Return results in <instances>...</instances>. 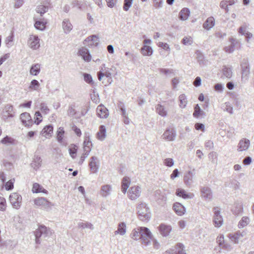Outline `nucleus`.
Returning <instances> with one entry per match:
<instances>
[{
  "mask_svg": "<svg viewBox=\"0 0 254 254\" xmlns=\"http://www.w3.org/2000/svg\"><path fill=\"white\" fill-rule=\"evenodd\" d=\"M152 234L149 229L145 227L134 228L130 234L131 238L136 241L139 240L141 244L147 246L151 244Z\"/></svg>",
  "mask_w": 254,
  "mask_h": 254,
  "instance_id": "1",
  "label": "nucleus"
},
{
  "mask_svg": "<svg viewBox=\"0 0 254 254\" xmlns=\"http://www.w3.org/2000/svg\"><path fill=\"white\" fill-rule=\"evenodd\" d=\"M35 236V242L37 244L41 243L43 240H46L52 234V232L49 228L44 225H41L34 232Z\"/></svg>",
  "mask_w": 254,
  "mask_h": 254,
  "instance_id": "2",
  "label": "nucleus"
},
{
  "mask_svg": "<svg viewBox=\"0 0 254 254\" xmlns=\"http://www.w3.org/2000/svg\"><path fill=\"white\" fill-rule=\"evenodd\" d=\"M138 217L141 221H146L150 217L149 209L145 203H140L137 207Z\"/></svg>",
  "mask_w": 254,
  "mask_h": 254,
  "instance_id": "3",
  "label": "nucleus"
},
{
  "mask_svg": "<svg viewBox=\"0 0 254 254\" xmlns=\"http://www.w3.org/2000/svg\"><path fill=\"white\" fill-rule=\"evenodd\" d=\"M9 200L12 207L17 209L21 206L22 196L18 193L13 192L9 195Z\"/></svg>",
  "mask_w": 254,
  "mask_h": 254,
  "instance_id": "4",
  "label": "nucleus"
},
{
  "mask_svg": "<svg viewBox=\"0 0 254 254\" xmlns=\"http://www.w3.org/2000/svg\"><path fill=\"white\" fill-rule=\"evenodd\" d=\"M162 138L168 141H174L176 137V131L172 127L166 128L162 135Z\"/></svg>",
  "mask_w": 254,
  "mask_h": 254,
  "instance_id": "5",
  "label": "nucleus"
},
{
  "mask_svg": "<svg viewBox=\"0 0 254 254\" xmlns=\"http://www.w3.org/2000/svg\"><path fill=\"white\" fill-rule=\"evenodd\" d=\"M141 192L140 187L138 186H132L128 190V197L132 200H135L140 196Z\"/></svg>",
  "mask_w": 254,
  "mask_h": 254,
  "instance_id": "6",
  "label": "nucleus"
},
{
  "mask_svg": "<svg viewBox=\"0 0 254 254\" xmlns=\"http://www.w3.org/2000/svg\"><path fill=\"white\" fill-rule=\"evenodd\" d=\"M214 216L213 223L216 227H220L223 224V218L220 214V209L218 207H214L213 208Z\"/></svg>",
  "mask_w": 254,
  "mask_h": 254,
  "instance_id": "7",
  "label": "nucleus"
},
{
  "mask_svg": "<svg viewBox=\"0 0 254 254\" xmlns=\"http://www.w3.org/2000/svg\"><path fill=\"white\" fill-rule=\"evenodd\" d=\"M27 44L31 49L36 50L40 46V39L37 35H31L28 38Z\"/></svg>",
  "mask_w": 254,
  "mask_h": 254,
  "instance_id": "8",
  "label": "nucleus"
},
{
  "mask_svg": "<svg viewBox=\"0 0 254 254\" xmlns=\"http://www.w3.org/2000/svg\"><path fill=\"white\" fill-rule=\"evenodd\" d=\"M99 166L100 162L98 158L96 156L91 157L90 159L89 166L92 173H97L99 168Z\"/></svg>",
  "mask_w": 254,
  "mask_h": 254,
  "instance_id": "9",
  "label": "nucleus"
},
{
  "mask_svg": "<svg viewBox=\"0 0 254 254\" xmlns=\"http://www.w3.org/2000/svg\"><path fill=\"white\" fill-rule=\"evenodd\" d=\"M118 107L121 112L123 117V121L126 125H128L130 123V119L128 118V114L127 113L124 104L120 102L118 105Z\"/></svg>",
  "mask_w": 254,
  "mask_h": 254,
  "instance_id": "10",
  "label": "nucleus"
},
{
  "mask_svg": "<svg viewBox=\"0 0 254 254\" xmlns=\"http://www.w3.org/2000/svg\"><path fill=\"white\" fill-rule=\"evenodd\" d=\"M20 120L23 125L25 127H30L33 124V121L30 114L27 112L22 113L20 115Z\"/></svg>",
  "mask_w": 254,
  "mask_h": 254,
  "instance_id": "11",
  "label": "nucleus"
},
{
  "mask_svg": "<svg viewBox=\"0 0 254 254\" xmlns=\"http://www.w3.org/2000/svg\"><path fill=\"white\" fill-rule=\"evenodd\" d=\"M250 145V141L246 138L241 139L237 145V151L241 152L248 149Z\"/></svg>",
  "mask_w": 254,
  "mask_h": 254,
  "instance_id": "12",
  "label": "nucleus"
},
{
  "mask_svg": "<svg viewBox=\"0 0 254 254\" xmlns=\"http://www.w3.org/2000/svg\"><path fill=\"white\" fill-rule=\"evenodd\" d=\"M229 41L231 43L230 45L224 48V51L229 53H232L235 49V47L239 46L240 43L236 39L231 37L229 38Z\"/></svg>",
  "mask_w": 254,
  "mask_h": 254,
  "instance_id": "13",
  "label": "nucleus"
},
{
  "mask_svg": "<svg viewBox=\"0 0 254 254\" xmlns=\"http://www.w3.org/2000/svg\"><path fill=\"white\" fill-rule=\"evenodd\" d=\"M78 54L84 61L89 62L91 61V56L88 49L86 48L83 47L80 48L78 50Z\"/></svg>",
  "mask_w": 254,
  "mask_h": 254,
  "instance_id": "14",
  "label": "nucleus"
},
{
  "mask_svg": "<svg viewBox=\"0 0 254 254\" xmlns=\"http://www.w3.org/2000/svg\"><path fill=\"white\" fill-rule=\"evenodd\" d=\"M201 196L206 200H211L212 198V193L211 189L207 187H202L201 189Z\"/></svg>",
  "mask_w": 254,
  "mask_h": 254,
  "instance_id": "15",
  "label": "nucleus"
},
{
  "mask_svg": "<svg viewBox=\"0 0 254 254\" xmlns=\"http://www.w3.org/2000/svg\"><path fill=\"white\" fill-rule=\"evenodd\" d=\"M158 229L160 234L163 237L169 236L172 231L171 226L165 224H160L158 227Z\"/></svg>",
  "mask_w": 254,
  "mask_h": 254,
  "instance_id": "16",
  "label": "nucleus"
},
{
  "mask_svg": "<svg viewBox=\"0 0 254 254\" xmlns=\"http://www.w3.org/2000/svg\"><path fill=\"white\" fill-rule=\"evenodd\" d=\"M34 203L36 205L47 208L50 206L51 203L44 197H38L34 200Z\"/></svg>",
  "mask_w": 254,
  "mask_h": 254,
  "instance_id": "17",
  "label": "nucleus"
},
{
  "mask_svg": "<svg viewBox=\"0 0 254 254\" xmlns=\"http://www.w3.org/2000/svg\"><path fill=\"white\" fill-rule=\"evenodd\" d=\"M96 112L97 116L100 118H107L109 116L108 109L102 105H100L97 107Z\"/></svg>",
  "mask_w": 254,
  "mask_h": 254,
  "instance_id": "18",
  "label": "nucleus"
},
{
  "mask_svg": "<svg viewBox=\"0 0 254 254\" xmlns=\"http://www.w3.org/2000/svg\"><path fill=\"white\" fill-rule=\"evenodd\" d=\"M92 144L89 136H86L83 142V152L85 155H89L91 150Z\"/></svg>",
  "mask_w": 254,
  "mask_h": 254,
  "instance_id": "19",
  "label": "nucleus"
},
{
  "mask_svg": "<svg viewBox=\"0 0 254 254\" xmlns=\"http://www.w3.org/2000/svg\"><path fill=\"white\" fill-rule=\"evenodd\" d=\"M173 208L176 213L180 216H182L184 214L186 211L184 206L179 202H175L173 204Z\"/></svg>",
  "mask_w": 254,
  "mask_h": 254,
  "instance_id": "20",
  "label": "nucleus"
},
{
  "mask_svg": "<svg viewBox=\"0 0 254 254\" xmlns=\"http://www.w3.org/2000/svg\"><path fill=\"white\" fill-rule=\"evenodd\" d=\"M193 116L194 118L197 119H202L204 118L205 116V113L200 109L199 105L196 104L194 107Z\"/></svg>",
  "mask_w": 254,
  "mask_h": 254,
  "instance_id": "21",
  "label": "nucleus"
},
{
  "mask_svg": "<svg viewBox=\"0 0 254 254\" xmlns=\"http://www.w3.org/2000/svg\"><path fill=\"white\" fill-rule=\"evenodd\" d=\"M112 190V186L110 185H105L101 187L100 194L102 196L106 197L110 195Z\"/></svg>",
  "mask_w": 254,
  "mask_h": 254,
  "instance_id": "22",
  "label": "nucleus"
},
{
  "mask_svg": "<svg viewBox=\"0 0 254 254\" xmlns=\"http://www.w3.org/2000/svg\"><path fill=\"white\" fill-rule=\"evenodd\" d=\"M97 76L98 78L100 81H101L104 77H106L108 78V82L110 83H111L112 81L111 72L106 70L99 71L97 73Z\"/></svg>",
  "mask_w": 254,
  "mask_h": 254,
  "instance_id": "23",
  "label": "nucleus"
},
{
  "mask_svg": "<svg viewBox=\"0 0 254 254\" xmlns=\"http://www.w3.org/2000/svg\"><path fill=\"white\" fill-rule=\"evenodd\" d=\"M62 27L65 34L69 33L72 29V25L68 19H65L62 22Z\"/></svg>",
  "mask_w": 254,
  "mask_h": 254,
  "instance_id": "24",
  "label": "nucleus"
},
{
  "mask_svg": "<svg viewBox=\"0 0 254 254\" xmlns=\"http://www.w3.org/2000/svg\"><path fill=\"white\" fill-rule=\"evenodd\" d=\"M232 211L235 215H239L243 211V207L242 202H236L234 203V207L232 209Z\"/></svg>",
  "mask_w": 254,
  "mask_h": 254,
  "instance_id": "25",
  "label": "nucleus"
},
{
  "mask_svg": "<svg viewBox=\"0 0 254 254\" xmlns=\"http://www.w3.org/2000/svg\"><path fill=\"white\" fill-rule=\"evenodd\" d=\"M98 38L95 35L87 37L84 42V44H86V42H89V45L97 46L99 43Z\"/></svg>",
  "mask_w": 254,
  "mask_h": 254,
  "instance_id": "26",
  "label": "nucleus"
},
{
  "mask_svg": "<svg viewBox=\"0 0 254 254\" xmlns=\"http://www.w3.org/2000/svg\"><path fill=\"white\" fill-rule=\"evenodd\" d=\"M241 66L242 68V78L247 77L250 74V68L248 62L247 61L243 62Z\"/></svg>",
  "mask_w": 254,
  "mask_h": 254,
  "instance_id": "27",
  "label": "nucleus"
},
{
  "mask_svg": "<svg viewBox=\"0 0 254 254\" xmlns=\"http://www.w3.org/2000/svg\"><path fill=\"white\" fill-rule=\"evenodd\" d=\"M32 190L34 193L43 192L46 194L48 193V191L46 190L40 184L36 183L33 184Z\"/></svg>",
  "mask_w": 254,
  "mask_h": 254,
  "instance_id": "28",
  "label": "nucleus"
},
{
  "mask_svg": "<svg viewBox=\"0 0 254 254\" xmlns=\"http://www.w3.org/2000/svg\"><path fill=\"white\" fill-rule=\"evenodd\" d=\"M214 18L213 17H209L204 22L203 27L205 29L209 30L214 25Z\"/></svg>",
  "mask_w": 254,
  "mask_h": 254,
  "instance_id": "29",
  "label": "nucleus"
},
{
  "mask_svg": "<svg viewBox=\"0 0 254 254\" xmlns=\"http://www.w3.org/2000/svg\"><path fill=\"white\" fill-rule=\"evenodd\" d=\"M184 246L181 243L178 244L174 249L172 250L170 254H186L184 250Z\"/></svg>",
  "mask_w": 254,
  "mask_h": 254,
  "instance_id": "30",
  "label": "nucleus"
},
{
  "mask_svg": "<svg viewBox=\"0 0 254 254\" xmlns=\"http://www.w3.org/2000/svg\"><path fill=\"white\" fill-rule=\"evenodd\" d=\"M1 143L5 145H14L16 143V140L13 138L6 135L3 138L1 141Z\"/></svg>",
  "mask_w": 254,
  "mask_h": 254,
  "instance_id": "31",
  "label": "nucleus"
},
{
  "mask_svg": "<svg viewBox=\"0 0 254 254\" xmlns=\"http://www.w3.org/2000/svg\"><path fill=\"white\" fill-rule=\"evenodd\" d=\"M190 13L189 8H184L179 13V17L182 20H186L188 19Z\"/></svg>",
  "mask_w": 254,
  "mask_h": 254,
  "instance_id": "32",
  "label": "nucleus"
},
{
  "mask_svg": "<svg viewBox=\"0 0 254 254\" xmlns=\"http://www.w3.org/2000/svg\"><path fill=\"white\" fill-rule=\"evenodd\" d=\"M29 72L31 75L34 76L37 75L40 72V64H32L30 67Z\"/></svg>",
  "mask_w": 254,
  "mask_h": 254,
  "instance_id": "33",
  "label": "nucleus"
},
{
  "mask_svg": "<svg viewBox=\"0 0 254 254\" xmlns=\"http://www.w3.org/2000/svg\"><path fill=\"white\" fill-rule=\"evenodd\" d=\"M130 184V179L129 178L125 177L122 182V190L124 193L127 192Z\"/></svg>",
  "mask_w": 254,
  "mask_h": 254,
  "instance_id": "34",
  "label": "nucleus"
},
{
  "mask_svg": "<svg viewBox=\"0 0 254 254\" xmlns=\"http://www.w3.org/2000/svg\"><path fill=\"white\" fill-rule=\"evenodd\" d=\"M141 53L143 56H150L153 53V50L150 46L144 45L141 49Z\"/></svg>",
  "mask_w": 254,
  "mask_h": 254,
  "instance_id": "35",
  "label": "nucleus"
},
{
  "mask_svg": "<svg viewBox=\"0 0 254 254\" xmlns=\"http://www.w3.org/2000/svg\"><path fill=\"white\" fill-rule=\"evenodd\" d=\"M42 163V159L39 156H35L33 162L31 163V166L34 169L37 170L41 166Z\"/></svg>",
  "mask_w": 254,
  "mask_h": 254,
  "instance_id": "36",
  "label": "nucleus"
},
{
  "mask_svg": "<svg viewBox=\"0 0 254 254\" xmlns=\"http://www.w3.org/2000/svg\"><path fill=\"white\" fill-rule=\"evenodd\" d=\"M106 128L104 126L100 127L99 131L97 133V137L99 140H103L106 137Z\"/></svg>",
  "mask_w": 254,
  "mask_h": 254,
  "instance_id": "37",
  "label": "nucleus"
},
{
  "mask_svg": "<svg viewBox=\"0 0 254 254\" xmlns=\"http://www.w3.org/2000/svg\"><path fill=\"white\" fill-rule=\"evenodd\" d=\"M156 110L157 113L162 117H165L167 115V111L166 109L163 106L160 104H158L156 106Z\"/></svg>",
  "mask_w": 254,
  "mask_h": 254,
  "instance_id": "38",
  "label": "nucleus"
},
{
  "mask_svg": "<svg viewBox=\"0 0 254 254\" xmlns=\"http://www.w3.org/2000/svg\"><path fill=\"white\" fill-rule=\"evenodd\" d=\"M223 75L228 78H230L232 75V69L231 67L223 66L222 68Z\"/></svg>",
  "mask_w": 254,
  "mask_h": 254,
  "instance_id": "39",
  "label": "nucleus"
},
{
  "mask_svg": "<svg viewBox=\"0 0 254 254\" xmlns=\"http://www.w3.org/2000/svg\"><path fill=\"white\" fill-rule=\"evenodd\" d=\"M40 85V84L38 80L33 79L31 81L28 88L30 91H37L39 90Z\"/></svg>",
  "mask_w": 254,
  "mask_h": 254,
  "instance_id": "40",
  "label": "nucleus"
},
{
  "mask_svg": "<svg viewBox=\"0 0 254 254\" xmlns=\"http://www.w3.org/2000/svg\"><path fill=\"white\" fill-rule=\"evenodd\" d=\"M53 127L52 125H48L46 126L42 131V134L44 135L45 136L47 135L51 136V134L53 133Z\"/></svg>",
  "mask_w": 254,
  "mask_h": 254,
  "instance_id": "41",
  "label": "nucleus"
},
{
  "mask_svg": "<svg viewBox=\"0 0 254 254\" xmlns=\"http://www.w3.org/2000/svg\"><path fill=\"white\" fill-rule=\"evenodd\" d=\"M126 232V224L124 223H120L119 224L117 230L115 232V234H120L121 235H124Z\"/></svg>",
  "mask_w": 254,
  "mask_h": 254,
  "instance_id": "42",
  "label": "nucleus"
},
{
  "mask_svg": "<svg viewBox=\"0 0 254 254\" xmlns=\"http://www.w3.org/2000/svg\"><path fill=\"white\" fill-rule=\"evenodd\" d=\"M57 139L59 142L62 143L64 136V128L60 127L57 131Z\"/></svg>",
  "mask_w": 254,
  "mask_h": 254,
  "instance_id": "43",
  "label": "nucleus"
},
{
  "mask_svg": "<svg viewBox=\"0 0 254 254\" xmlns=\"http://www.w3.org/2000/svg\"><path fill=\"white\" fill-rule=\"evenodd\" d=\"M250 222V219L248 217H243L241 220L239 221L238 226L239 228H244L249 224Z\"/></svg>",
  "mask_w": 254,
  "mask_h": 254,
  "instance_id": "44",
  "label": "nucleus"
},
{
  "mask_svg": "<svg viewBox=\"0 0 254 254\" xmlns=\"http://www.w3.org/2000/svg\"><path fill=\"white\" fill-rule=\"evenodd\" d=\"M78 227L79 228H82V229L87 228V229H89L91 230H93L94 228L93 224L88 222H86L85 223L79 222L78 223Z\"/></svg>",
  "mask_w": 254,
  "mask_h": 254,
  "instance_id": "45",
  "label": "nucleus"
},
{
  "mask_svg": "<svg viewBox=\"0 0 254 254\" xmlns=\"http://www.w3.org/2000/svg\"><path fill=\"white\" fill-rule=\"evenodd\" d=\"M176 194L177 196L182 197L183 198L186 199L189 198V195L184 190L181 189H178L176 190Z\"/></svg>",
  "mask_w": 254,
  "mask_h": 254,
  "instance_id": "46",
  "label": "nucleus"
},
{
  "mask_svg": "<svg viewBox=\"0 0 254 254\" xmlns=\"http://www.w3.org/2000/svg\"><path fill=\"white\" fill-rule=\"evenodd\" d=\"M196 58L197 60V62L199 63L200 65H204L206 62L204 60V56L199 51H197L195 53Z\"/></svg>",
  "mask_w": 254,
  "mask_h": 254,
  "instance_id": "47",
  "label": "nucleus"
},
{
  "mask_svg": "<svg viewBox=\"0 0 254 254\" xmlns=\"http://www.w3.org/2000/svg\"><path fill=\"white\" fill-rule=\"evenodd\" d=\"M36 29L40 30H44L46 28V23L39 20L36 21L34 24Z\"/></svg>",
  "mask_w": 254,
  "mask_h": 254,
  "instance_id": "48",
  "label": "nucleus"
},
{
  "mask_svg": "<svg viewBox=\"0 0 254 254\" xmlns=\"http://www.w3.org/2000/svg\"><path fill=\"white\" fill-rule=\"evenodd\" d=\"M48 10V6L42 5L38 6L36 9L37 12L40 13L41 16H42Z\"/></svg>",
  "mask_w": 254,
  "mask_h": 254,
  "instance_id": "49",
  "label": "nucleus"
},
{
  "mask_svg": "<svg viewBox=\"0 0 254 254\" xmlns=\"http://www.w3.org/2000/svg\"><path fill=\"white\" fill-rule=\"evenodd\" d=\"M180 106L182 108H185L187 105V101L186 97L184 94H182L179 96Z\"/></svg>",
  "mask_w": 254,
  "mask_h": 254,
  "instance_id": "50",
  "label": "nucleus"
},
{
  "mask_svg": "<svg viewBox=\"0 0 254 254\" xmlns=\"http://www.w3.org/2000/svg\"><path fill=\"white\" fill-rule=\"evenodd\" d=\"M223 108L224 111L228 112L230 114H232L233 113V107L231 106L229 102H226L223 106Z\"/></svg>",
  "mask_w": 254,
  "mask_h": 254,
  "instance_id": "51",
  "label": "nucleus"
},
{
  "mask_svg": "<svg viewBox=\"0 0 254 254\" xmlns=\"http://www.w3.org/2000/svg\"><path fill=\"white\" fill-rule=\"evenodd\" d=\"M133 0H124L123 9L125 11H128L132 4Z\"/></svg>",
  "mask_w": 254,
  "mask_h": 254,
  "instance_id": "52",
  "label": "nucleus"
},
{
  "mask_svg": "<svg viewBox=\"0 0 254 254\" xmlns=\"http://www.w3.org/2000/svg\"><path fill=\"white\" fill-rule=\"evenodd\" d=\"M76 114V111L75 110V105L73 104L70 105L67 110V114L68 116L73 117Z\"/></svg>",
  "mask_w": 254,
  "mask_h": 254,
  "instance_id": "53",
  "label": "nucleus"
},
{
  "mask_svg": "<svg viewBox=\"0 0 254 254\" xmlns=\"http://www.w3.org/2000/svg\"><path fill=\"white\" fill-rule=\"evenodd\" d=\"M6 207L5 199L3 197H0V210L5 211Z\"/></svg>",
  "mask_w": 254,
  "mask_h": 254,
  "instance_id": "54",
  "label": "nucleus"
},
{
  "mask_svg": "<svg viewBox=\"0 0 254 254\" xmlns=\"http://www.w3.org/2000/svg\"><path fill=\"white\" fill-rule=\"evenodd\" d=\"M14 181V179L10 180L6 183L5 187L7 190H11L13 188V183Z\"/></svg>",
  "mask_w": 254,
  "mask_h": 254,
  "instance_id": "55",
  "label": "nucleus"
},
{
  "mask_svg": "<svg viewBox=\"0 0 254 254\" xmlns=\"http://www.w3.org/2000/svg\"><path fill=\"white\" fill-rule=\"evenodd\" d=\"M71 5L73 7H77L79 9H82V1H78L77 0H73L71 2Z\"/></svg>",
  "mask_w": 254,
  "mask_h": 254,
  "instance_id": "56",
  "label": "nucleus"
},
{
  "mask_svg": "<svg viewBox=\"0 0 254 254\" xmlns=\"http://www.w3.org/2000/svg\"><path fill=\"white\" fill-rule=\"evenodd\" d=\"M83 77L84 81L87 83L90 84L93 82L92 77L90 74L84 73H83Z\"/></svg>",
  "mask_w": 254,
  "mask_h": 254,
  "instance_id": "57",
  "label": "nucleus"
},
{
  "mask_svg": "<svg viewBox=\"0 0 254 254\" xmlns=\"http://www.w3.org/2000/svg\"><path fill=\"white\" fill-rule=\"evenodd\" d=\"M159 71L161 73L164 74L166 75H168L171 74H173V70L172 69H166V68H160Z\"/></svg>",
  "mask_w": 254,
  "mask_h": 254,
  "instance_id": "58",
  "label": "nucleus"
},
{
  "mask_svg": "<svg viewBox=\"0 0 254 254\" xmlns=\"http://www.w3.org/2000/svg\"><path fill=\"white\" fill-rule=\"evenodd\" d=\"M13 107L11 105H7L5 106V111L7 113V116L8 117H12L13 116L12 114Z\"/></svg>",
  "mask_w": 254,
  "mask_h": 254,
  "instance_id": "59",
  "label": "nucleus"
},
{
  "mask_svg": "<svg viewBox=\"0 0 254 254\" xmlns=\"http://www.w3.org/2000/svg\"><path fill=\"white\" fill-rule=\"evenodd\" d=\"M40 110L43 113L45 114H47L49 111V109L47 106V104L45 103H42L40 104Z\"/></svg>",
  "mask_w": 254,
  "mask_h": 254,
  "instance_id": "60",
  "label": "nucleus"
},
{
  "mask_svg": "<svg viewBox=\"0 0 254 254\" xmlns=\"http://www.w3.org/2000/svg\"><path fill=\"white\" fill-rule=\"evenodd\" d=\"M77 152V149L76 148L75 145H73L72 147H70L69 149V153L70 156L72 158H74L75 157V155Z\"/></svg>",
  "mask_w": 254,
  "mask_h": 254,
  "instance_id": "61",
  "label": "nucleus"
},
{
  "mask_svg": "<svg viewBox=\"0 0 254 254\" xmlns=\"http://www.w3.org/2000/svg\"><path fill=\"white\" fill-rule=\"evenodd\" d=\"M164 164L169 167H171L174 165V160L172 158H166L164 160Z\"/></svg>",
  "mask_w": 254,
  "mask_h": 254,
  "instance_id": "62",
  "label": "nucleus"
},
{
  "mask_svg": "<svg viewBox=\"0 0 254 254\" xmlns=\"http://www.w3.org/2000/svg\"><path fill=\"white\" fill-rule=\"evenodd\" d=\"M214 90L218 92H222L224 90V86L221 83H217L214 86Z\"/></svg>",
  "mask_w": 254,
  "mask_h": 254,
  "instance_id": "63",
  "label": "nucleus"
},
{
  "mask_svg": "<svg viewBox=\"0 0 254 254\" xmlns=\"http://www.w3.org/2000/svg\"><path fill=\"white\" fill-rule=\"evenodd\" d=\"M35 116H36V118L34 122L37 125H39L40 124V123H41L42 121V119H41L42 118L41 114L40 113V112L39 111H37L35 113Z\"/></svg>",
  "mask_w": 254,
  "mask_h": 254,
  "instance_id": "64",
  "label": "nucleus"
}]
</instances>
